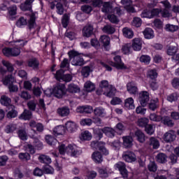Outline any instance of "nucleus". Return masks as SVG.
Returning <instances> with one entry per match:
<instances>
[{"label": "nucleus", "instance_id": "obj_1", "mask_svg": "<svg viewBox=\"0 0 179 179\" xmlns=\"http://www.w3.org/2000/svg\"><path fill=\"white\" fill-rule=\"evenodd\" d=\"M59 152L60 155H68V156H79L82 155V150H78L76 149V145L69 144L67 147H65V145L62 144L59 147Z\"/></svg>", "mask_w": 179, "mask_h": 179}, {"label": "nucleus", "instance_id": "obj_2", "mask_svg": "<svg viewBox=\"0 0 179 179\" xmlns=\"http://www.w3.org/2000/svg\"><path fill=\"white\" fill-rule=\"evenodd\" d=\"M68 55L70 61H71V64L74 66H82L85 65V60L79 52L75 50H71L68 52Z\"/></svg>", "mask_w": 179, "mask_h": 179}, {"label": "nucleus", "instance_id": "obj_3", "mask_svg": "<svg viewBox=\"0 0 179 179\" xmlns=\"http://www.w3.org/2000/svg\"><path fill=\"white\" fill-rule=\"evenodd\" d=\"M52 94L57 99L62 98V96L65 94V85L64 84H57L52 90Z\"/></svg>", "mask_w": 179, "mask_h": 179}, {"label": "nucleus", "instance_id": "obj_4", "mask_svg": "<svg viewBox=\"0 0 179 179\" xmlns=\"http://www.w3.org/2000/svg\"><path fill=\"white\" fill-rule=\"evenodd\" d=\"M55 76L57 80L59 81L64 80V82H71V80H72V75L64 74V70L62 69L57 71Z\"/></svg>", "mask_w": 179, "mask_h": 179}, {"label": "nucleus", "instance_id": "obj_5", "mask_svg": "<svg viewBox=\"0 0 179 179\" xmlns=\"http://www.w3.org/2000/svg\"><path fill=\"white\" fill-rule=\"evenodd\" d=\"M149 92L143 91L139 93L138 101L142 107H146V106H148V103H149Z\"/></svg>", "mask_w": 179, "mask_h": 179}, {"label": "nucleus", "instance_id": "obj_6", "mask_svg": "<svg viewBox=\"0 0 179 179\" xmlns=\"http://www.w3.org/2000/svg\"><path fill=\"white\" fill-rule=\"evenodd\" d=\"M110 86H112V85H110L108 84V82L106 80H103L101 81V83L99 84V88L96 91V94L99 96H100V95L103 94V93H106V91L110 88Z\"/></svg>", "mask_w": 179, "mask_h": 179}, {"label": "nucleus", "instance_id": "obj_7", "mask_svg": "<svg viewBox=\"0 0 179 179\" xmlns=\"http://www.w3.org/2000/svg\"><path fill=\"white\" fill-rule=\"evenodd\" d=\"M164 141L166 142V143H169L170 142H174L176 141V131L174 130H169L166 132L164 135Z\"/></svg>", "mask_w": 179, "mask_h": 179}, {"label": "nucleus", "instance_id": "obj_8", "mask_svg": "<svg viewBox=\"0 0 179 179\" xmlns=\"http://www.w3.org/2000/svg\"><path fill=\"white\" fill-rule=\"evenodd\" d=\"M99 151H95L92 153V157H101V154L102 156H108L110 152H108V150H107V148H105L104 145H101V147H99Z\"/></svg>", "mask_w": 179, "mask_h": 179}, {"label": "nucleus", "instance_id": "obj_9", "mask_svg": "<svg viewBox=\"0 0 179 179\" xmlns=\"http://www.w3.org/2000/svg\"><path fill=\"white\" fill-rule=\"evenodd\" d=\"M115 64H116V69H128V67L122 62L121 56L116 55L113 57Z\"/></svg>", "mask_w": 179, "mask_h": 179}, {"label": "nucleus", "instance_id": "obj_10", "mask_svg": "<svg viewBox=\"0 0 179 179\" xmlns=\"http://www.w3.org/2000/svg\"><path fill=\"white\" fill-rule=\"evenodd\" d=\"M76 111L80 114H91V113H93V107L91 106H78Z\"/></svg>", "mask_w": 179, "mask_h": 179}, {"label": "nucleus", "instance_id": "obj_11", "mask_svg": "<svg viewBox=\"0 0 179 179\" xmlns=\"http://www.w3.org/2000/svg\"><path fill=\"white\" fill-rule=\"evenodd\" d=\"M27 65L29 68H32L35 71L38 69V66H40V62L35 57L31 58L27 61Z\"/></svg>", "mask_w": 179, "mask_h": 179}, {"label": "nucleus", "instance_id": "obj_12", "mask_svg": "<svg viewBox=\"0 0 179 179\" xmlns=\"http://www.w3.org/2000/svg\"><path fill=\"white\" fill-rule=\"evenodd\" d=\"M131 46L134 51H141L142 50V40L139 38H134Z\"/></svg>", "mask_w": 179, "mask_h": 179}, {"label": "nucleus", "instance_id": "obj_13", "mask_svg": "<svg viewBox=\"0 0 179 179\" xmlns=\"http://www.w3.org/2000/svg\"><path fill=\"white\" fill-rule=\"evenodd\" d=\"M20 51L16 49V52H12V48H5L3 49V54L6 57H17L19 55Z\"/></svg>", "mask_w": 179, "mask_h": 179}, {"label": "nucleus", "instance_id": "obj_14", "mask_svg": "<svg viewBox=\"0 0 179 179\" xmlns=\"http://www.w3.org/2000/svg\"><path fill=\"white\" fill-rule=\"evenodd\" d=\"M127 92L130 94H138V87L136 86V84H134V83H128L127 85Z\"/></svg>", "mask_w": 179, "mask_h": 179}, {"label": "nucleus", "instance_id": "obj_15", "mask_svg": "<svg viewBox=\"0 0 179 179\" xmlns=\"http://www.w3.org/2000/svg\"><path fill=\"white\" fill-rule=\"evenodd\" d=\"M34 2V0H26L24 3H22L20 6L21 10H29V12L31 11V4Z\"/></svg>", "mask_w": 179, "mask_h": 179}, {"label": "nucleus", "instance_id": "obj_16", "mask_svg": "<svg viewBox=\"0 0 179 179\" xmlns=\"http://www.w3.org/2000/svg\"><path fill=\"white\" fill-rule=\"evenodd\" d=\"M94 28L92 25L87 24L83 29V35L84 37H90L93 34Z\"/></svg>", "mask_w": 179, "mask_h": 179}, {"label": "nucleus", "instance_id": "obj_17", "mask_svg": "<svg viewBox=\"0 0 179 179\" xmlns=\"http://www.w3.org/2000/svg\"><path fill=\"white\" fill-rule=\"evenodd\" d=\"M148 145L150 148H152V149H159V148H160V142L155 137L150 138Z\"/></svg>", "mask_w": 179, "mask_h": 179}, {"label": "nucleus", "instance_id": "obj_18", "mask_svg": "<svg viewBox=\"0 0 179 179\" xmlns=\"http://www.w3.org/2000/svg\"><path fill=\"white\" fill-rule=\"evenodd\" d=\"M66 132V129L63 125H59L54 128L53 134L55 136H58V135H64Z\"/></svg>", "mask_w": 179, "mask_h": 179}, {"label": "nucleus", "instance_id": "obj_19", "mask_svg": "<svg viewBox=\"0 0 179 179\" xmlns=\"http://www.w3.org/2000/svg\"><path fill=\"white\" fill-rule=\"evenodd\" d=\"M101 6V12L103 13H110V12H113V4L111 3L103 2Z\"/></svg>", "mask_w": 179, "mask_h": 179}, {"label": "nucleus", "instance_id": "obj_20", "mask_svg": "<svg viewBox=\"0 0 179 179\" xmlns=\"http://www.w3.org/2000/svg\"><path fill=\"white\" fill-rule=\"evenodd\" d=\"M70 113H71V111L69 110V108H68L66 106L59 108L57 109V114L60 117H68V115H69Z\"/></svg>", "mask_w": 179, "mask_h": 179}, {"label": "nucleus", "instance_id": "obj_21", "mask_svg": "<svg viewBox=\"0 0 179 179\" xmlns=\"http://www.w3.org/2000/svg\"><path fill=\"white\" fill-rule=\"evenodd\" d=\"M66 128L69 132H75L76 129H78V126L76 125V123L72 122V121H69L66 124Z\"/></svg>", "mask_w": 179, "mask_h": 179}, {"label": "nucleus", "instance_id": "obj_22", "mask_svg": "<svg viewBox=\"0 0 179 179\" xmlns=\"http://www.w3.org/2000/svg\"><path fill=\"white\" fill-rule=\"evenodd\" d=\"M124 107L128 110H134L135 108V104L134 103V99L132 97L125 99Z\"/></svg>", "mask_w": 179, "mask_h": 179}, {"label": "nucleus", "instance_id": "obj_23", "mask_svg": "<svg viewBox=\"0 0 179 179\" xmlns=\"http://www.w3.org/2000/svg\"><path fill=\"white\" fill-rule=\"evenodd\" d=\"M93 72V70H92V68L89 66H85L82 68L81 70V75L84 78H89L90 76V73Z\"/></svg>", "mask_w": 179, "mask_h": 179}, {"label": "nucleus", "instance_id": "obj_24", "mask_svg": "<svg viewBox=\"0 0 179 179\" xmlns=\"http://www.w3.org/2000/svg\"><path fill=\"white\" fill-rule=\"evenodd\" d=\"M148 108L151 111H155L157 108H159V99L156 98L155 99L151 100L148 104Z\"/></svg>", "mask_w": 179, "mask_h": 179}, {"label": "nucleus", "instance_id": "obj_25", "mask_svg": "<svg viewBox=\"0 0 179 179\" xmlns=\"http://www.w3.org/2000/svg\"><path fill=\"white\" fill-rule=\"evenodd\" d=\"M103 134H105L108 138H114V136H115V130L111 127H104Z\"/></svg>", "mask_w": 179, "mask_h": 179}, {"label": "nucleus", "instance_id": "obj_26", "mask_svg": "<svg viewBox=\"0 0 179 179\" xmlns=\"http://www.w3.org/2000/svg\"><path fill=\"white\" fill-rule=\"evenodd\" d=\"M115 87L113 85H110L105 92H103L102 94H104V96H106V97H114L115 96Z\"/></svg>", "mask_w": 179, "mask_h": 179}, {"label": "nucleus", "instance_id": "obj_27", "mask_svg": "<svg viewBox=\"0 0 179 179\" xmlns=\"http://www.w3.org/2000/svg\"><path fill=\"white\" fill-rule=\"evenodd\" d=\"M123 146L125 148H131L133 145L134 139L131 136H123Z\"/></svg>", "mask_w": 179, "mask_h": 179}, {"label": "nucleus", "instance_id": "obj_28", "mask_svg": "<svg viewBox=\"0 0 179 179\" xmlns=\"http://www.w3.org/2000/svg\"><path fill=\"white\" fill-rule=\"evenodd\" d=\"M135 136L137 141L140 142V143H143V142L146 141L145 134H143V131L141 130H137L135 131Z\"/></svg>", "mask_w": 179, "mask_h": 179}, {"label": "nucleus", "instance_id": "obj_29", "mask_svg": "<svg viewBox=\"0 0 179 179\" xmlns=\"http://www.w3.org/2000/svg\"><path fill=\"white\" fill-rule=\"evenodd\" d=\"M33 114L31 113V110H29L27 109H24V112L20 115V120H31Z\"/></svg>", "mask_w": 179, "mask_h": 179}, {"label": "nucleus", "instance_id": "obj_30", "mask_svg": "<svg viewBox=\"0 0 179 179\" xmlns=\"http://www.w3.org/2000/svg\"><path fill=\"white\" fill-rule=\"evenodd\" d=\"M122 33H123L124 37H126V38H134V31H132V29H131L128 27L123 28Z\"/></svg>", "mask_w": 179, "mask_h": 179}, {"label": "nucleus", "instance_id": "obj_31", "mask_svg": "<svg viewBox=\"0 0 179 179\" xmlns=\"http://www.w3.org/2000/svg\"><path fill=\"white\" fill-rule=\"evenodd\" d=\"M145 38L150 39L155 37V32L152 28H146L143 31Z\"/></svg>", "mask_w": 179, "mask_h": 179}, {"label": "nucleus", "instance_id": "obj_32", "mask_svg": "<svg viewBox=\"0 0 179 179\" xmlns=\"http://www.w3.org/2000/svg\"><path fill=\"white\" fill-rule=\"evenodd\" d=\"M94 114L96 117H105L106 110L101 107L96 108L94 110Z\"/></svg>", "mask_w": 179, "mask_h": 179}, {"label": "nucleus", "instance_id": "obj_33", "mask_svg": "<svg viewBox=\"0 0 179 179\" xmlns=\"http://www.w3.org/2000/svg\"><path fill=\"white\" fill-rule=\"evenodd\" d=\"M177 51H178V46L177 44L174 45H171L167 49V54L171 56L176 55L177 54Z\"/></svg>", "mask_w": 179, "mask_h": 179}, {"label": "nucleus", "instance_id": "obj_34", "mask_svg": "<svg viewBox=\"0 0 179 179\" xmlns=\"http://www.w3.org/2000/svg\"><path fill=\"white\" fill-rule=\"evenodd\" d=\"M84 89L86 92H93L96 89V85L92 81H87L84 85Z\"/></svg>", "mask_w": 179, "mask_h": 179}, {"label": "nucleus", "instance_id": "obj_35", "mask_svg": "<svg viewBox=\"0 0 179 179\" xmlns=\"http://www.w3.org/2000/svg\"><path fill=\"white\" fill-rule=\"evenodd\" d=\"M162 121L163 122L164 125H166V127H169L171 128L172 127H174V122L170 117L168 116H164L162 117Z\"/></svg>", "mask_w": 179, "mask_h": 179}, {"label": "nucleus", "instance_id": "obj_36", "mask_svg": "<svg viewBox=\"0 0 179 179\" xmlns=\"http://www.w3.org/2000/svg\"><path fill=\"white\" fill-rule=\"evenodd\" d=\"M3 85L10 86V85H13L15 83V77L12 76V75H8L5 77L3 81Z\"/></svg>", "mask_w": 179, "mask_h": 179}, {"label": "nucleus", "instance_id": "obj_37", "mask_svg": "<svg viewBox=\"0 0 179 179\" xmlns=\"http://www.w3.org/2000/svg\"><path fill=\"white\" fill-rule=\"evenodd\" d=\"M102 31H103V33H106L107 34H113V33L115 32V28L110 24H107L103 27Z\"/></svg>", "mask_w": 179, "mask_h": 179}, {"label": "nucleus", "instance_id": "obj_38", "mask_svg": "<svg viewBox=\"0 0 179 179\" xmlns=\"http://www.w3.org/2000/svg\"><path fill=\"white\" fill-rule=\"evenodd\" d=\"M0 102L3 106H6V107L10 108V106H13V105H10V103H11L10 98L6 96H2L0 100Z\"/></svg>", "mask_w": 179, "mask_h": 179}, {"label": "nucleus", "instance_id": "obj_39", "mask_svg": "<svg viewBox=\"0 0 179 179\" xmlns=\"http://www.w3.org/2000/svg\"><path fill=\"white\" fill-rule=\"evenodd\" d=\"M11 109L7 113V118H16L17 117V111L15 110V106H10Z\"/></svg>", "mask_w": 179, "mask_h": 179}, {"label": "nucleus", "instance_id": "obj_40", "mask_svg": "<svg viewBox=\"0 0 179 179\" xmlns=\"http://www.w3.org/2000/svg\"><path fill=\"white\" fill-rule=\"evenodd\" d=\"M67 90L69 93H79V92H80V88L75 84H70L69 85Z\"/></svg>", "mask_w": 179, "mask_h": 179}, {"label": "nucleus", "instance_id": "obj_41", "mask_svg": "<svg viewBox=\"0 0 179 179\" xmlns=\"http://www.w3.org/2000/svg\"><path fill=\"white\" fill-rule=\"evenodd\" d=\"M45 141L48 145L50 146H55L57 145V141L55 138L52 137L51 135H48L45 136Z\"/></svg>", "mask_w": 179, "mask_h": 179}, {"label": "nucleus", "instance_id": "obj_42", "mask_svg": "<svg viewBox=\"0 0 179 179\" xmlns=\"http://www.w3.org/2000/svg\"><path fill=\"white\" fill-rule=\"evenodd\" d=\"M27 106L29 111H36V108L37 107V101L31 100L27 102Z\"/></svg>", "mask_w": 179, "mask_h": 179}, {"label": "nucleus", "instance_id": "obj_43", "mask_svg": "<svg viewBox=\"0 0 179 179\" xmlns=\"http://www.w3.org/2000/svg\"><path fill=\"white\" fill-rule=\"evenodd\" d=\"M99 41L104 47H107L110 45V37L107 35H103L100 37Z\"/></svg>", "mask_w": 179, "mask_h": 179}, {"label": "nucleus", "instance_id": "obj_44", "mask_svg": "<svg viewBox=\"0 0 179 179\" xmlns=\"http://www.w3.org/2000/svg\"><path fill=\"white\" fill-rule=\"evenodd\" d=\"M132 47V45L131 43H126L122 45V51L123 54L128 55L131 54V48Z\"/></svg>", "mask_w": 179, "mask_h": 179}, {"label": "nucleus", "instance_id": "obj_45", "mask_svg": "<svg viewBox=\"0 0 179 179\" xmlns=\"http://www.w3.org/2000/svg\"><path fill=\"white\" fill-rule=\"evenodd\" d=\"M164 29L166 31H170L171 33H174V31H177V30H178V26L174 25V24H167L165 25Z\"/></svg>", "mask_w": 179, "mask_h": 179}, {"label": "nucleus", "instance_id": "obj_46", "mask_svg": "<svg viewBox=\"0 0 179 179\" xmlns=\"http://www.w3.org/2000/svg\"><path fill=\"white\" fill-rule=\"evenodd\" d=\"M150 56L148 55H143L140 57L139 61L145 65H149L150 64Z\"/></svg>", "mask_w": 179, "mask_h": 179}, {"label": "nucleus", "instance_id": "obj_47", "mask_svg": "<svg viewBox=\"0 0 179 179\" xmlns=\"http://www.w3.org/2000/svg\"><path fill=\"white\" fill-rule=\"evenodd\" d=\"M81 141H91L92 140V134L89 131H85L82 133L80 136Z\"/></svg>", "mask_w": 179, "mask_h": 179}, {"label": "nucleus", "instance_id": "obj_48", "mask_svg": "<svg viewBox=\"0 0 179 179\" xmlns=\"http://www.w3.org/2000/svg\"><path fill=\"white\" fill-rule=\"evenodd\" d=\"M107 18L110 22V23H113L114 24H118L120 22V19L114 14H109L107 16Z\"/></svg>", "mask_w": 179, "mask_h": 179}, {"label": "nucleus", "instance_id": "obj_49", "mask_svg": "<svg viewBox=\"0 0 179 179\" xmlns=\"http://www.w3.org/2000/svg\"><path fill=\"white\" fill-rule=\"evenodd\" d=\"M42 170L43 171V174H54V168L50 165L43 166Z\"/></svg>", "mask_w": 179, "mask_h": 179}, {"label": "nucleus", "instance_id": "obj_50", "mask_svg": "<svg viewBox=\"0 0 179 179\" xmlns=\"http://www.w3.org/2000/svg\"><path fill=\"white\" fill-rule=\"evenodd\" d=\"M34 24H36V14L34 13H31L28 24L29 29H33V27H34Z\"/></svg>", "mask_w": 179, "mask_h": 179}, {"label": "nucleus", "instance_id": "obj_51", "mask_svg": "<svg viewBox=\"0 0 179 179\" xmlns=\"http://www.w3.org/2000/svg\"><path fill=\"white\" fill-rule=\"evenodd\" d=\"M125 131V125L122 123H117L116 125V132L118 135H122V132Z\"/></svg>", "mask_w": 179, "mask_h": 179}, {"label": "nucleus", "instance_id": "obj_52", "mask_svg": "<svg viewBox=\"0 0 179 179\" xmlns=\"http://www.w3.org/2000/svg\"><path fill=\"white\" fill-rule=\"evenodd\" d=\"M149 122V120H148V118L146 117H143V118H140L138 119L137 124L138 125V127H146V126L148 125V123Z\"/></svg>", "mask_w": 179, "mask_h": 179}, {"label": "nucleus", "instance_id": "obj_53", "mask_svg": "<svg viewBox=\"0 0 179 179\" xmlns=\"http://www.w3.org/2000/svg\"><path fill=\"white\" fill-rule=\"evenodd\" d=\"M132 26H134V27H141L142 26V19L138 17H134Z\"/></svg>", "mask_w": 179, "mask_h": 179}, {"label": "nucleus", "instance_id": "obj_54", "mask_svg": "<svg viewBox=\"0 0 179 179\" xmlns=\"http://www.w3.org/2000/svg\"><path fill=\"white\" fill-rule=\"evenodd\" d=\"M101 146H104V143L103 142L92 141L91 143V147L93 149H99L100 150V148H101Z\"/></svg>", "mask_w": 179, "mask_h": 179}, {"label": "nucleus", "instance_id": "obj_55", "mask_svg": "<svg viewBox=\"0 0 179 179\" xmlns=\"http://www.w3.org/2000/svg\"><path fill=\"white\" fill-rule=\"evenodd\" d=\"M150 120L151 121H155V122H160V121L163 120V117L160 115L152 113L150 115Z\"/></svg>", "mask_w": 179, "mask_h": 179}, {"label": "nucleus", "instance_id": "obj_56", "mask_svg": "<svg viewBox=\"0 0 179 179\" xmlns=\"http://www.w3.org/2000/svg\"><path fill=\"white\" fill-rule=\"evenodd\" d=\"M8 10L9 15H10L11 16H15V15H16L17 12V6H16V5L10 6L8 8Z\"/></svg>", "mask_w": 179, "mask_h": 179}, {"label": "nucleus", "instance_id": "obj_57", "mask_svg": "<svg viewBox=\"0 0 179 179\" xmlns=\"http://www.w3.org/2000/svg\"><path fill=\"white\" fill-rule=\"evenodd\" d=\"M148 76L150 79H156L157 78V71L156 69H151L148 71Z\"/></svg>", "mask_w": 179, "mask_h": 179}, {"label": "nucleus", "instance_id": "obj_58", "mask_svg": "<svg viewBox=\"0 0 179 179\" xmlns=\"http://www.w3.org/2000/svg\"><path fill=\"white\" fill-rule=\"evenodd\" d=\"M14 131H16V124H10L6 126V134H10L12 132H14Z\"/></svg>", "mask_w": 179, "mask_h": 179}, {"label": "nucleus", "instance_id": "obj_59", "mask_svg": "<svg viewBox=\"0 0 179 179\" xmlns=\"http://www.w3.org/2000/svg\"><path fill=\"white\" fill-rule=\"evenodd\" d=\"M94 133L96 136H98V139H101L103 138V134H104V128L103 129H95Z\"/></svg>", "mask_w": 179, "mask_h": 179}, {"label": "nucleus", "instance_id": "obj_60", "mask_svg": "<svg viewBox=\"0 0 179 179\" xmlns=\"http://www.w3.org/2000/svg\"><path fill=\"white\" fill-rule=\"evenodd\" d=\"M161 13L162 17H171L173 16L170 12V8H164V10L161 11Z\"/></svg>", "mask_w": 179, "mask_h": 179}, {"label": "nucleus", "instance_id": "obj_61", "mask_svg": "<svg viewBox=\"0 0 179 179\" xmlns=\"http://www.w3.org/2000/svg\"><path fill=\"white\" fill-rule=\"evenodd\" d=\"M2 64L3 66H6L8 72H13V66L9 62L6 61V60H2Z\"/></svg>", "mask_w": 179, "mask_h": 179}, {"label": "nucleus", "instance_id": "obj_62", "mask_svg": "<svg viewBox=\"0 0 179 179\" xmlns=\"http://www.w3.org/2000/svg\"><path fill=\"white\" fill-rule=\"evenodd\" d=\"M92 124H93V120L90 118L83 119L80 121V125L83 126L87 125L88 127H90Z\"/></svg>", "mask_w": 179, "mask_h": 179}, {"label": "nucleus", "instance_id": "obj_63", "mask_svg": "<svg viewBox=\"0 0 179 179\" xmlns=\"http://www.w3.org/2000/svg\"><path fill=\"white\" fill-rule=\"evenodd\" d=\"M81 10L85 13L89 14L90 13V12H92V10H93V8H92V6L89 5H84L81 6Z\"/></svg>", "mask_w": 179, "mask_h": 179}, {"label": "nucleus", "instance_id": "obj_64", "mask_svg": "<svg viewBox=\"0 0 179 179\" xmlns=\"http://www.w3.org/2000/svg\"><path fill=\"white\" fill-rule=\"evenodd\" d=\"M151 18L155 17V16H159L162 13V9L160 8H154L151 11Z\"/></svg>", "mask_w": 179, "mask_h": 179}]
</instances>
